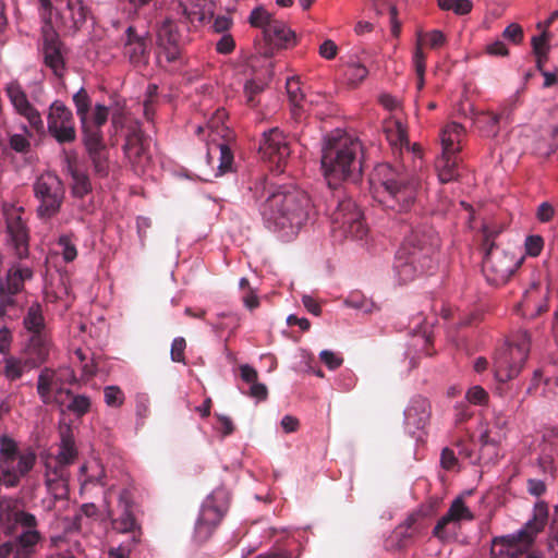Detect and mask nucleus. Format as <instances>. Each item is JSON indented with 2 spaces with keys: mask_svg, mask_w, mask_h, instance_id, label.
Listing matches in <instances>:
<instances>
[{
  "mask_svg": "<svg viewBox=\"0 0 558 558\" xmlns=\"http://www.w3.org/2000/svg\"><path fill=\"white\" fill-rule=\"evenodd\" d=\"M22 208L5 210L9 247L15 257L5 275L0 278V318L16 317L22 308V294L25 283L34 278L35 260L29 257L28 229L22 219Z\"/></svg>",
  "mask_w": 558,
  "mask_h": 558,
  "instance_id": "nucleus-1",
  "label": "nucleus"
},
{
  "mask_svg": "<svg viewBox=\"0 0 558 558\" xmlns=\"http://www.w3.org/2000/svg\"><path fill=\"white\" fill-rule=\"evenodd\" d=\"M254 192L264 198L260 214L268 228L294 235L310 217L311 199L308 195L288 185L276 186L267 182L255 184Z\"/></svg>",
  "mask_w": 558,
  "mask_h": 558,
  "instance_id": "nucleus-2",
  "label": "nucleus"
},
{
  "mask_svg": "<svg viewBox=\"0 0 558 558\" xmlns=\"http://www.w3.org/2000/svg\"><path fill=\"white\" fill-rule=\"evenodd\" d=\"M372 195L385 210L410 213L416 205L420 179L402 167L379 163L371 177Z\"/></svg>",
  "mask_w": 558,
  "mask_h": 558,
  "instance_id": "nucleus-3",
  "label": "nucleus"
},
{
  "mask_svg": "<svg viewBox=\"0 0 558 558\" xmlns=\"http://www.w3.org/2000/svg\"><path fill=\"white\" fill-rule=\"evenodd\" d=\"M440 246L438 234L430 228L413 230L397 251L393 269L403 283L434 268L435 255Z\"/></svg>",
  "mask_w": 558,
  "mask_h": 558,
  "instance_id": "nucleus-4",
  "label": "nucleus"
},
{
  "mask_svg": "<svg viewBox=\"0 0 558 558\" xmlns=\"http://www.w3.org/2000/svg\"><path fill=\"white\" fill-rule=\"evenodd\" d=\"M362 145L359 140L343 133L327 136L322 155V168L329 187L361 171Z\"/></svg>",
  "mask_w": 558,
  "mask_h": 558,
  "instance_id": "nucleus-5",
  "label": "nucleus"
},
{
  "mask_svg": "<svg viewBox=\"0 0 558 558\" xmlns=\"http://www.w3.org/2000/svg\"><path fill=\"white\" fill-rule=\"evenodd\" d=\"M548 517V507L538 501L534 507V517L515 533L495 536L490 543V558H522L534 544L536 535L544 529Z\"/></svg>",
  "mask_w": 558,
  "mask_h": 558,
  "instance_id": "nucleus-6",
  "label": "nucleus"
},
{
  "mask_svg": "<svg viewBox=\"0 0 558 558\" xmlns=\"http://www.w3.org/2000/svg\"><path fill=\"white\" fill-rule=\"evenodd\" d=\"M333 206L330 214L332 229L339 230L343 236L362 240L368 232L364 216L352 198L338 190L330 201Z\"/></svg>",
  "mask_w": 558,
  "mask_h": 558,
  "instance_id": "nucleus-7",
  "label": "nucleus"
},
{
  "mask_svg": "<svg viewBox=\"0 0 558 558\" xmlns=\"http://www.w3.org/2000/svg\"><path fill=\"white\" fill-rule=\"evenodd\" d=\"M530 342L527 331H521L496 353L494 372L498 381L506 383L520 374L530 353Z\"/></svg>",
  "mask_w": 558,
  "mask_h": 558,
  "instance_id": "nucleus-8",
  "label": "nucleus"
},
{
  "mask_svg": "<svg viewBox=\"0 0 558 558\" xmlns=\"http://www.w3.org/2000/svg\"><path fill=\"white\" fill-rule=\"evenodd\" d=\"M229 505L230 493L225 486L217 487L206 497L194 529V535L198 542L204 543L211 537L226 515Z\"/></svg>",
  "mask_w": 558,
  "mask_h": 558,
  "instance_id": "nucleus-9",
  "label": "nucleus"
},
{
  "mask_svg": "<svg viewBox=\"0 0 558 558\" xmlns=\"http://www.w3.org/2000/svg\"><path fill=\"white\" fill-rule=\"evenodd\" d=\"M34 196L38 201L37 215L41 219L54 217L64 201V185L51 172L40 174L33 184Z\"/></svg>",
  "mask_w": 558,
  "mask_h": 558,
  "instance_id": "nucleus-10",
  "label": "nucleus"
},
{
  "mask_svg": "<svg viewBox=\"0 0 558 558\" xmlns=\"http://www.w3.org/2000/svg\"><path fill=\"white\" fill-rule=\"evenodd\" d=\"M523 260L524 256H517L492 244L483 262V274L489 284L502 286L508 282Z\"/></svg>",
  "mask_w": 558,
  "mask_h": 558,
  "instance_id": "nucleus-11",
  "label": "nucleus"
},
{
  "mask_svg": "<svg viewBox=\"0 0 558 558\" xmlns=\"http://www.w3.org/2000/svg\"><path fill=\"white\" fill-rule=\"evenodd\" d=\"M76 380L75 374L69 368L44 367L38 374L36 390L40 401L46 405H62L60 396L65 393L72 396L70 389H65V384H72Z\"/></svg>",
  "mask_w": 558,
  "mask_h": 558,
  "instance_id": "nucleus-12",
  "label": "nucleus"
},
{
  "mask_svg": "<svg viewBox=\"0 0 558 558\" xmlns=\"http://www.w3.org/2000/svg\"><path fill=\"white\" fill-rule=\"evenodd\" d=\"M135 502L131 489L123 488L118 496L117 509H108L107 515L113 531L130 534L133 544H138L142 537V526L135 518Z\"/></svg>",
  "mask_w": 558,
  "mask_h": 558,
  "instance_id": "nucleus-13",
  "label": "nucleus"
},
{
  "mask_svg": "<svg viewBox=\"0 0 558 558\" xmlns=\"http://www.w3.org/2000/svg\"><path fill=\"white\" fill-rule=\"evenodd\" d=\"M72 100L81 122L82 134H86L89 131H99L107 123L109 108L105 105L96 104L93 113L89 116L92 98L84 87H81L73 95Z\"/></svg>",
  "mask_w": 558,
  "mask_h": 558,
  "instance_id": "nucleus-14",
  "label": "nucleus"
},
{
  "mask_svg": "<svg viewBox=\"0 0 558 558\" xmlns=\"http://www.w3.org/2000/svg\"><path fill=\"white\" fill-rule=\"evenodd\" d=\"M49 134L59 143H73L76 140V128L73 113L62 101L54 100L47 116Z\"/></svg>",
  "mask_w": 558,
  "mask_h": 558,
  "instance_id": "nucleus-15",
  "label": "nucleus"
},
{
  "mask_svg": "<svg viewBox=\"0 0 558 558\" xmlns=\"http://www.w3.org/2000/svg\"><path fill=\"white\" fill-rule=\"evenodd\" d=\"M259 154L262 158L274 163L277 170L282 171L291 149L286 135L278 128H271L263 132L259 143Z\"/></svg>",
  "mask_w": 558,
  "mask_h": 558,
  "instance_id": "nucleus-16",
  "label": "nucleus"
},
{
  "mask_svg": "<svg viewBox=\"0 0 558 558\" xmlns=\"http://www.w3.org/2000/svg\"><path fill=\"white\" fill-rule=\"evenodd\" d=\"M37 456L32 448L22 450L17 458L0 464V483L5 487H16L22 477L34 468Z\"/></svg>",
  "mask_w": 558,
  "mask_h": 558,
  "instance_id": "nucleus-17",
  "label": "nucleus"
},
{
  "mask_svg": "<svg viewBox=\"0 0 558 558\" xmlns=\"http://www.w3.org/2000/svg\"><path fill=\"white\" fill-rule=\"evenodd\" d=\"M82 141L89 161L93 167L94 174L98 178H106L109 174V153L104 141L102 130L89 131L82 134Z\"/></svg>",
  "mask_w": 558,
  "mask_h": 558,
  "instance_id": "nucleus-18",
  "label": "nucleus"
},
{
  "mask_svg": "<svg viewBox=\"0 0 558 558\" xmlns=\"http://www.w3.org/2000/svg\"><path fill=\"white\" fill-rule=\"evenodd\" d=\"M157 45L159 48V61L162 58L168 63L178 62L182 57V37L175 23L166 19L157 31Z\"/></svg>",
  "mask_w": 558,
  "mask_h": 558,
  "instance_id": "nucleus-19",
  "label": "nucleus"
},
{
  "mask_svg": "<svg viewBox=\"0 0 558 558\" xmlns=\"http://www.w3.org/2000/svg\"><path fill=\"white\" fill-rule=\"evenodd\" d=\"M265 45L259 52L266 58H271L275 50L287 49L295 44L294 33L282 21L270 23L263 33Z\"/></svg>",
  "mask_w": 558,
  "mask_h": 558,
  "instance_id": "nucleus-20",
  "label": "nucleus"
},
{
  "mask_svg": "<svg viewBox=\"0 0 558 558\" xmlns=\"http://www.w3.org/2000/svg\"><path fill=\"white\" fill-rule=\"evenodd\" d=\"M150 38L147 32L140 33L136 27L125 31L124 56L134 65H146L149 60Z\"/></svg>",
  "mask_w": 558,
  "mask_h": 558,
  "instance_id": "nucleus-21",
  "label": "nucleus"
},
{
  "mask_svg": "<svg viewBox=\"0 0 558 558\" xmlns=\"http://www.w3.org/2000/svg\"><path fill=\"white\" fill-rule=\"evenodd\" d=\"M474 514L471 510L465 506L464 500L462 498H456L446 514H444L435 527L433 529V536L438 538L439 541H446L451 533L449 532L450 525L453 527L458 526L461 521H473Z\"/></svg>",
  "mask_w": 558,
  "mask_h": 558,
  "instance_id": "nucleus-22",
  "label": "nucleus"
},
{
  "mask_svg": "<svg viewBox=\"0 0 558 558\" xmlns=\"http://www.w3.org/2000/svg\"><path fill=\"white\" fill-rule=\"evenodd\" d=\"M2 517L5 515L8 521L13 520L15 524L24 529L22 533L11 539L5 541L4 543L16 545L17 539L22 536L34 535V547H36L43 539L41 533L37 530L38 521L36 517L31 512L20 509L15 502H9L5 508L2 509Z\"/></svg>",
  "mask_w": 558,
  "mask_h": 558,
  "instance_id": "nucleus-23",
  "label": "nucleus"
},
{
  "mask_svg": "<svg viewBox=\"0 0 558 558\" xmlns=\"http://www.w3.org/2000/svg\"><path fill=\"white\" fill-rule=\"evenodd\" d=\"M52 349L50 333L31 335L21 353L28 361L31 367L38 368L45 364Z\"/></svg>",
  "mask_w": 558,
  "mask_h": 558,
  "instance_id": "nucleus-24",
  "label": "nucleus"
},
{
  "mask_svg": "<svg viewBox=\"0 0 558 558\" xmlns=\"http://www.w3.org/2000/svg\"><path fill=\"white\" fill-rule=\"evenodd\" d=\"M430 415L432 407L426 398L422 396L412 398L404 411L405 428L411 434L424 429L429 423Z\"/></svg>",
  "mask_w": 558,
  "mask_h": 558,
  "instance_id": "nucleus-25",
  "label": "nucleus"
},
{
  "mask_svg": "<svg viewBox=\"0 0 558 558\" xmlns=\"http://www.w3.org/2000/svg\"><path fill=\"white\" fill-rule=\"evenodd\" d=\"M123 150L128 159L134 165H143L149 160V138L141 130H133L128 134Z\"/></svg>",
  "mask_w": 558,
  "mask_h": 558,
  "instance_id": "nucleus-26",
  "label": "nucleus"
},
{
  "mask_svg": "<svg viewBox=\"0 0 558 558\" xmlns=\"http://www.w3.org/2000/svg\"><path fill=\"white\" fill-rule=\"evenodd\" d=\"M61 41L54 32L44 34L43 54L44 61L57 76H62L64 60L61 53Z\"/></svg>",
  "mask_w": 558,
  "mask_h": 558,
  "instance_id": "nucleus-27",
  "label": "nucleus"
},
{
  "mask_svg": "<svg viewBox=\"0 0 558 558\" xmlns=\"http://www.w3.org/2000/svg\"><path fill=\"white\" fill-rule=\"evenodd\" d=\"M178 2L182 16L193 26L205 23L213 15L211 0H178Z\"/></svg>",
  "mask_w": 558,
  "mask_h": 558,
  "instance_id": "nucleus-28",
  "label": "nucleus"
},
{
  "mask_svg": "<svg viewBox=\"0 0 558 558\" xmlns=\"http://www.w3.org/2000/svg\"><path fill=\"white\" fill-rule=\"evenodd\" d=\"M34 535H24L16 545L0 543V558H33L35 554Z\"/></svg>",
  "mask_w": 558,
  "mask_h": 558,
  "instance_id": "nucleus-29",
  "label": "nucleus"
},
{
  "mask_svg": "<svg viewBox=\"0 0 558 558\" xmlns=\"http://www.w3.org/2000/svg\"><path fill=\"white\" fill-rule=\"evenodd\" d=\"M1 365L2 374L10 383L21 379L26 372L35 369L34 367H31V364H28V361L22 353L19 356L5 354L1 361Z\"/></svg>",
  "mask_w": 558,
  "mask_h": 558,
  "instance_id": "nucleus-30",
  "label": "nucleus"
},
{
  "mask_svg": "<svg viewBox=\"0 0 558 558\" xmlns=\"http://www.w3.org/2000/svg\"><path fill=\"white\" fill-rule=\"evenodd\" d=\"M463 134L464 128L461 124L457 122L447 124L440 135L442 154H458Z\"/></svg>",
  "mask_w": 558,
  "mask_h": 558,
  "instance_id": "nucleus-31",
  "label": "nucleus"
},
{
  "mask_svg": "<svg viewBox=\"0 0 558 558\" xmlns=\"http://www.w3.org/2000/svg\"><path fill=\"white\" fill-rule=\"evenodd\" d=\"M23 325L24 328L29 332V336L49 333L41 304L35 302L27 308L26 315L23 319Z\"/></svg>",
  "mask_w": 558,
  "mask_h": 558,
  "instance_id": "nucleus-32",
  "label": "nucleus"
},
{
  "mask_svg": "<svg viewBox=\"0 0 558 558\" xmlns=\"http://www.w3.org/2000/svg\"><path fill=\"white\" fill-rule=\"evenodd\" d=\"M458 165L457 154H441L435 163L441 183H448L459 177Z\"/></svg>",
  "mask_w": 558,
  "mask_h": 558,
  "instance_id": "nucleus-33",
  "label": "nucleus"
},
{
  "mask_svg": "<svg viewBox=\"0 0 558 558\" xmlns=\"http://www.w3.org/2000/svg\"><path fill=\"white\" fill-rule=\"evenodd\" d=\"M62 439L61 446L58 453V461L63 465L72 463L76 457V449L74 447V440L70 428L61 432Z\"/></svg>",
  "mask_w": 558,
  "mask_h": 558,
  "instance_id": "nucleus-34",
  "label": "nucleus"
},
{
  "mask_svg": "<svg viewBox=\"0 0 558 558\" xmlns=\"http://www.w3.org/2000/svg\"><path fill=\"white\" fill-rule=\"evenodd\" d=\"M219 154V174H223L231 170L233 163V154L229 146L223 143L213 144L208 148V156L213 154Z\"/></svg>",
  "mask_w": 558,
  "mask_h": 558,
  "instance_id": "nucleus-35",
  "label": "nucleus"
},
{
  "mask_svg": "<svg viewBox=\"0 0 558 558\" xmlns=\"http://www.w3.org/2000/svg\"><path fill=\"white\" fill-rule=\"evenodd\" d=\"M5 92L17 113L23 109H27L32 105L17 82L9 83L5 87Z\"/></svg>",
  "mask_w": 558,
  "mask_h": 558,
  "instance_id": "nucleus-36",
  "label": "nucleus"
},
{
  "mask_svg": "<svg viewBox=\"0 0 558 558\" xmlns=\"http://www.w3.org/2000/svg\"><path fill=\"white\" fill-rule=\"evenodd\" d=\"M501 116L494 112H482L476 118V124L486 136H496L499 132Z\"/></svg>",
  "mask_w": 558,
  "mask_h": 558,
  "instance_id": "nucleus-37",
  "label": "nucleus"
},
{
  "mask_svg": "<svg viewBox=\"0 0 558 558\" xmlns=\"http://www.w3.org/2000/svg\"><path fill=\"white\" fill-rule=\"evenodd\" d=\"M72 195L76 198H83L88 193L92 192V182L89 180L88 174L83 172H73V179H72Z\"/></svg>",
  "mask_w": 558,
  "mask_h": 558,
  "instance_id": "nucleus-38",
  "label": "nucleus"
},
{
  "mask_svg": "<svg viewBox=\"0 0 558 558\" xmlns=\"http://www.w3.org/2000/svg\"><path fill=\"white\" fill-rule=\"evenodd\" d=\"M66 7L74 26L80 28L87 20L88 8L84 5L83 0H68Z\"/></svg>",
  "mask_w": 558,
  "mask_h": 558,
  "instance_id": "nucleus-39",
  "label": "nucleus"
},
{
  "mask_svg": "<svg viewBox=\"0 0 558 558\" xmlns=\"http://www.w3.org/2000/svg\"><path fill=\"white\" fill-rule=\"evenodd\" d=\"M287 94L290 104L293 106V113L295 114L296 109L301 108V102L304 99V94L301 89V83L298 77H291L286 83Z\"/></svg>",
  "mask_w": 558,
  "mask_h": 558,
  "instance_id": "nucleus-40",
  "label": "nucleus"
},
{
  "mask_svg": "<svg viewBox=\"0 0 558 558\" xmlns=\"http://www.w3.org/2000/svg\"><path fill=\"white\" fill-rule=\"evenodd\" d=\"M21 452L14 439L7 435L0 437V464L13 458H17Z\"/></svg>",
  "mask_w": 558,
  "mask_h": 558,
  "instance_id": "nucleus-41",
  "label": "nucleus"
},
{
  "mask_svg": "<svg viewBox=\"0 0 558 558\" xmlns=\"http://www.w3.org/2000/svg\"><path fill=\"white\" fill-rule=\"evenodd\" d=\"M275 21L276 20L272 17V15L263 7H257L252 10L248 17L251 26L262 28L263 33L265 32L266 27Z\"/></svg>",
  "mask_w": 558,
  "mask_h": 558,
  "instance_id": "nucleus-42",
  "label": "nucleus"
},
{
  "mask_svg": "<svg viewBox=\"0 0 558 558\" xmlns=\"http://www.w3.org/2000/svg\"><path fill=\"white\" fill-rule=\"evenodd\" d=\"M108 108L109 114H111V125L116 131H119L125 124L124 100L116 98Z\"/></svg>",
  "mask_w": 558,
  "mask_h": 558,
  "instance_id": "nucleus-43",
  "label": "nucleus"
},
{
  "mask_svg": "<svg viewBox=\"0 0 558 558\" xmlns=\"http://www.w3.org/2000/svg\"><path fill=\"white\" fill-rule=\"evenodd\" d=\"M368 75L366 66L360 62H350L347 64L345 77L351 85L360 84Z\"/></svg>",
  "mask_w": 558,
  "mask_h": 558,
  "instance_id": "nucleus-44",
  "label": "nucleus"
},
{
  "mask_svg": "<svg viewBox=\"0 0 558 558\" xmlns=\"http://www.w3.org/2000/svg\"><path fill=\"white\" fill-rule=\"evenodd\" d=\"M58 246L61 248V254L66 263L73 262L77 256L75 243L70 234H62L57 241Z\"/></svg>",
  "mask_w": 558,
  "mask_h": 558,
  "instance_id": "nucleus-45",
  "label": "nucleus"
},
{
  "mask_svg": "<svg viewBox=\"0 0 558 558\" xmlns=\"http://www.w3.org/2000/svg\"><path fill=\"white\" fill-rule=\"evenodd\" d=\"M265 85L254 80L247 81L244 85V96L246 105L251 108H256L259 104L257 96L264 90Z\"/></svg>",
  "mask_w": 558,
  "mask_h": 558,
  "instance_id": "nucleus-46",
  "label": "nucleus"
},
{
  "mask_svg": "<svg viewBox=\"0 0 558 558\" xmlns=\"http://www.w3.org/2000/svg\"><path fill=\"white\" fill-rule=\"evenodd\" d=\"M387 137L392 145H399L400 147H403L410 144L408 132L403 124L399 121L395 123L393 129L387 130Z\"/></svg>",
  "mask_w": 558,
  "mask_h": 558,
  "instance_id": "nucleus-47",
  "label": "nucleus"
},
{
  "mask_svg": "<svg viewBox=\"0 0 558 558\" xmlns=\"http://www.w3.org/2000/svg\"><path fill=\"white\" fill-rule=\"evenodd\" d=\"M72 400L68 404V410L76 416H83L90 409V399L84 395L71 396Z\"/></svg>",
  "mask_w": 558,
  "mask_h": 558,
  "instance_id": "nucleus-48",
  "label": "nucleus"
},
{
  "mask_svg": "<svg viewBox=\"0 0 558 558\" xmlns=\"http://www.w3.org/2000/svg\"><path fill=\"white\" fill-rule=\"evenodd\" d=\"M19 114H21L28 121L29 125L34 129V131H36L37 133H44V121L41 119L39 111L33 105H31L27 109H23L22 111H20Z\"/></svg>",
  "mask_w": 558,
  "mask_h": 558,
  "instance_id": "nucleus-49",
  "label": "nucleus"
},
{
  "mask_svg": "<svg viewBox=\"0 0 558 558\" xmlns=\"http://www.w3.org/2000/svg\"><path fill=\"white\" fill-rule=\"evenodd\" d=\"M525 253L531 257L538 256L544 248V239L539 234H531L524 241Z\"/></svg>",
  "mask_w": 558,
  "mask_h": 558,
  "instance_id": "nucleus-50",
  "label": "nucleus"
},
{
  "mask_svg": "<svg viewBox=\"0 0 558 558\" xmlns=\"http://www.w3.org/2000/svg\"><path fill=\"white\" fill-rule=\"evenodd\" d=\"M105 402L109 407L118 408L124 402V393L118 386H108L104 390Z\"/></svg>",
  "mask_w": 558,
  "mask_h": 558,
  "instance_id": "nucleus-51",
  "label": "nucleus"
},
{
  "mask_svg": "<svg viewBox=\"0 0 558 558\" xmlns=\"http://www.w3.org/2000/svg\"><path fill=\"white\" fill-rule=\"evenodd\" d=\"M185 349H186V341L182 337H177L173 339L171 344V360L177 363H183L186 364L185 360Z\"/></svg>",
  "mask_w": 558,
  "mask_h": 558,
  "instance_id": "nucleus-52",
  "label": "nucleus"
},
{
  "mask_svg": "<svg viewBox=\"0 0 558 558\" xmlns=\"http://www.w3.org/2000/svg\"><path fill=\"white\" fill-rule=\"evenodd\" d=\"M90 466L87 464H83L81 466V473L86 475V478L83 482V485L93 484V485H105L104 477H105V471L104 469L95 463V468L97 469V472L95 474H87V471Z\"/></svg>",
  "mask_w": 558,
  "mask_h": 558,
  "instance_id": "nucleus-53",
  "label": "nucleus"
},
{
  "mask_svg": "<svg viewBox=\"0 0 558 558\" xmlns=\"http://www.w3.org/2000/svg\"><path fill=\"white\" fill-rule=\"evenodd\" d=\"M502 37L505 39L518 45V44L522 43V40H523V37H524L523 28L517 23H511L504 29Z\"/></svg>",
  "mask_w": 558,
  "mask_h": 558,
  "instance_id": "nucleus-54",
  "label": "nucleus"
},
{
  "mask_svg": "<svg viewBox=\"0 0 558 558\" xmlns=\"http://www.w3.org/2000/svg\"><path fill=\"white\" fill-rule=\"evenodd\" d=\"M549 34L547 31H544L539 36H534L532 38V48L534 54L548 53L549 46Z\"/></svg>",
  "mask_w": 558,
  "mask_h": 558,
  "instance_id": "nucleus-55",
  "label": "nucleus"
},
{
  "mask_svg": "<svg viewBox=\"0 0 558 558\" xmlns=\"http://www.w3.org/2000/svg\"><path fill=\"white\" fill-rule=\"evenodd\" d=\"M458 458L454 451L448 447L444 448L440 454V464L447 471H453L458 466Z\"/></svg>",
  "mask_w": 558,
  "mask_h": 558,
  "instance_id": "nucleus-56",
  "label": "nucleus"
},
{
  "mask_svg": "<svg viewBox=\"0 0 558 558\" xmlns=\"http://www.w3.org/2000/svg\"><path fill=\"white\" fill-rule=\"evenodd\" d=\"M98 509L94 504H84L80 508V511L76 513L74 518V525L80 529L82 525L83 518H94L97 515Z\"/></svg>",
  "mask_w": 558,
  "mask_h": 558,
  "instance_id": "nucleus-57",
  "label": "nucleus"
},
{
  "mask_svg": "<svg viewBox=\"0 0 558 558\" xmlns=\"http://www.w3.org/2000/svg\"><path fill=\"white\" fill-rule=\"evenodd\" d=\"M320 361L329 368L336 369L343 363V359L338 356L335 352L329 350H323L319 354Z\"/></svg>",
  "mask_w": 558,
  "mask_h": 558,
  "instance_id": "nucleus-58",
  "label": "nucleus"
},
{
  "mask_svg": "<svg viewBox=\"0 0 558 558\" xmlns=\"http://www.w3.org/2000/svg\"><path fill=\"white\" fill-rule=\"evenodd\" d=\"M556 214L554 206L548 202H543L537 206L536 218L539 222H549Z\"/></svg>",
  "mask_w": 558,
  "mask_h": 558,
  "instance_id": "nucleus-59",
  "label": "nucleus"
},
{
  "mask_svg": "<svg viewBox=\"0 0 558 558\" xmlns=\"http://www.w3.org/2000/svg\"><path fill=\"white\" fill-rule=\"evenodd\" d=\"M466 399L473 404H484L488 399V395L482 387L474 386L466 392Z\"/></svg>",
  "mask_w": 558,
  "mask_h": 558,
  "instance_id": "nucleus-60",
  "label": "nucleus"
},
{
  "mask_svg": "<svg viewBox=\"0 0 558 558\" xmlns=\"http://www.w3.org/2000/svg\"><path fill=\"white\" fill-rule=\"evenodd\" d=\"M10 147L16 153H27L31 148L28 140L21 134H13L9 141Z\"/></svg>",
  "mask_w": 558,
  "mask_h": 558,
  "instance_id": "nucleus-61",
  "label": "nucleus"
},
{
  "mask_svg": "<svg viewBox=\"0 0 558 558\" xmlns=\"http://www.w3.org/2000/svg\"><path fill=\"white\" fill-rule=\"evenodd\" d=\"M413 63L415 66L416 75L424 76L426 70V56L423 49L421 48L420 43L417 44V47L413 56Z\"/></svg>",
  "mask_w": 558,
  "mask_h": 558,
  "instance_id": "nucleus-62",
  "label": "nucleus"
},
{
  "mask_svg": "<svg viewBox=\"0 0 558 558\" xmlns=\"http://www.w3.org/2000/svg\"><path fill=\"white\" fill-rule=\"evenodd\" d=\"M136 544H133L132 537L124 543L119 545L116 548H111L109 551L110 558H129L132 549L135 547Z\"/></svg>",
  "mask_w": 558,
  "mask_h": 558,
  "instance_id": "nucleus-63",
  "label": "nucleus"
},
{
  "mask_svg": "<svg viewBox=\"0 0 558 558\" xmlns=\"http://www.w3.org/2000/svg\"><path fill=\"white\" fill-rule=\"evenodd\" d=\"M319 56L326 60H332L336 58L338 53V47L336 43L331 39H326L320 46H319Z\"/></svg>",
  "mask_w": 558,
  "mask_h": 558,
  "instance_id": "nucleus-64",
  "label": "nucleus"
}]
</instances>
